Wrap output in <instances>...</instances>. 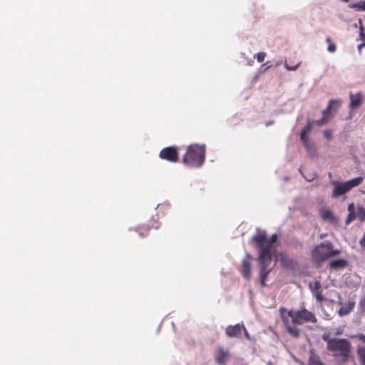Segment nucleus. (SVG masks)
<instances>
[{"label":"nucleus","instance_id":"obj_1","mask_svg":"<svg viewBox=\"0 0 365 365\" xmlns=\"http://www.w3.org/2000/svg\"><path fill=\"white\" fill-rule=\"evenodd\" d=\"M277 238V235L273 234L269 239H267L266 232L260 230H258L252 238V241L256 244L259 250V276L262 287L265 286L267 276L271 271L269 265L272 262V254L275 252V244Z\"/></svg>","mask_w":365,"mask_h":365},{"label":"nucleus","instance_id":"obj_2","mask_svg":"<svg viewBox=\"0 0 365 365\" xmlns=\"http://www.w3.org/2000/svg\"><path fill=\"white\" fill-rule=\"evenodd\" d=\"M279 313L287 332L294 338H298L300 335L299 330L294 325L317 322L314 314L304 308L287 310L282 307L279 309Z\"/></svg>","mask_w":365,"mask_h":365},{"label":"nucleus","instance_id":"obj_3","mask_svg":"<svg viewBox=\"0 0 365 365\" xmlns=\"http://www.w3.org/2000/svg\"><path fill=\"white\" fill-rule=\"evenodd\" d=\"M206 147L205 145H190L182 157V163L190 168H200L205 160Z\"/></svg>","mask_w":365,"mask_h":365},{"label":"nucleus","instance_id":"obj_4","mask_svg":"<svg viewBox=\"0 0 365 365\" xmlns=\"http://www.w3.org/2000/svg\"><path fill=\"white\" fill-rule=\"evenodd\" d=\"M327 349L335 357H339L345 363L349 361L351 353V343L346 339L333 338L327 341Z\"/></svg>","mask_w":365,"mask_h":365},{"label":"nucleus","instance_id":"obj_5","mask_svg":"<svg viewBox=\"0 0 365 365\" xmlns=\"http://www.w3.org/2000/svg\"><path fill=\"white\" fill-rule=\"evenodd\" d=\"M339 253V250H333V245L331 242L324 241L313 250L312 257L317 263H321L329 257L336 256Z\"/></svg>","mask_w":365,"mask_h":365},{"label":"nucleus","instance_id":"obj_6","mask_svg":"<svg viewBox=\"0 0 365 365\" xmlns=\"http://www.w3.org/2000/svg\"><path fill=\"white\" fill-rule=\"evenodd\" d=\"M159 157L170 163H177L179 160L178 150L173 146L166 147L160 150Z\"/></svg>","mask_w":365,"mask_h":365},{"label":"nucleus","instance_id":"obj_7","mask_svg":"<svg viewBox=\"0 0 365 365\" xmlns=\"http://www.w3.org/2000/svg\"><path fill=\"white\" fill-rule=\"evenodd\" d=\"M341 102V100L329 101L327 108L322 112V118L320 120H316L314 123L319 126H322L323 125L327 124L332 118V115L331 114L332 106L334 104H337V106H339Z\"/></svg>","mask_w":365,"mask_h":365},{"label":"nucleus","instance_id":"obj_8","mask_svg":"<svg viewBox=\"0 0 365 365\" xmlns=\"http://www.w3.org/2000/svg\"><path fill=\"white\" fill-rule=\"evenodd\" d=\"M231 354L228 349L219 346L217 347L215 354V361L219 365H226L230 359Z\"/></svg>","mask_w":365,"mask_h":365},{"label":"nucleus","instance_id":"obj_9","mask_svg":"<svg viewBox=\"0 0 365 365\" xmlns=\"http://www.w3.org/2000/svg\"><path fill=\"white\" fill-rule=\"evenodd\" d=\"M251 256L247 255L242 262L240 272L244 278L249 279L251 276Z\"/></svg>","mask_w":365,"mask_h":365},{"label":"nucleus","instance_id":"obj_10","mask_svg":"<svg viewBox=\"0 0 365 365\" xmlns=\"http://www.w3.org/2000/svg\"><path fill=\"white\" fill-rule=\"evenodd\" d=\"M243 329V324H237L234 326L230 325L226 328L225 333L228 337L240 338L242 336V332Z\"/></svg>","mask_w":365,"mask_h":365},{"label":"nucleus","instance_id":"obj_11","mask_svg":"<svg viewBox=\"0 0 365 365\" xmlns=\"http://www.w3.org/2000/svg\"><path fill=\"white\" fill-rule=\"evenodd\" d=\"M280 263L282 266L287 269H295L297 267V262L296 260L290 258L286 254H280Z\"/></svg>","mask_w":365,"mask_h":365},{"label":"nucleus","instance_id":"obj_12","mask_svg":"<svg viewBox=\"0 0 365 365\" xmlns=\"http://www.w3.org/2000/svg\"><path fill=\"white\" fill-rule=\"evenodd\" d=\"M332 185H334V190L332 192L333 197H339L348 192L344 182L333 181Z\"/></svg>","mask_w":365,"mask_h":365},{"label":"nucleus","instance_id":"obj_13","mask_svg":"<svg viewBox=\"0 0 365 365\" xmlns=\"http://www.w3.org/2000/svg\"><path fill=\"white\" fill-rule=\"evenodd\" d=\"M309 286L312 289V294L316 297L317 301L319 302H322L324 300V297L321 290L320 282L317 281L315 282L313 286L312 284H310Z\"/></svg>","mask_w":365,"mask_h":365},{"label":"nucleus","instance_id":"obj_14","mask_svg":"<svg viewBox=\"0 0 365 365\" xmlns=\"http://www.w3.org/2000/svg\"><path fill=\"white\" fill-rule=\"evenodd\" d=\"M350 97V108L351 109L358 108L362 103V96L361 93H358L356 95H354L352 93L349 95Z\"/></svg>","mask_w":365,"mask_h":365},{"label":"nucleus","instance_id":"obj_15","mask_svg":"<svg viewBox=\"0 0 365 365\" xmlns=\"http://www.w3.org/2000/svg\"><path fill=\"white\" fill-rule=\"evenodd\" d=\"M364 178L360 176L344 182L346 190L349 192L353 187L359 185L363 182Z\"/></svg>","mask_w":365,"mask_h":365},{"label":"nucleus","instance_id":"obj_16","mask_svg":"<svg viewBox=\"0 0 365 365\" xmlns=\"http://www.w3.org/2000/svg\"><path fill=\"white\" fill-rule=\"evenodd\" d=\"M355 302H349L348 304H344L339 310V315L344 316L349 314L353 310Z\"/></svg>","mask_w":365,"mask_h":365},{"label":"nucleus","instance_id":"obj_17","mask_svg":"<svg viewBox=\"0 0 365 365\" xmlns=\"http://www.w3.org/2000/svg\"><path fill=\"white\" fill-rule=\"evenodd\" d=\"M330 267L333 269L343 268L346 265V261L344 259H339L330 262Z\"/></svg>","mask_w":365,"mask_h":365},{"label":"nucleus","instance_id":"obj_18","mask_svg":"<svg viewBox=\"0 0 365 365\" xmlns=\"http://www.w3.org/2000/svg\"><path fill=\"white\" fill-rule=\"evenodd\" d=\"M308 365H325L323 364L317 355L312 354L309 359Z\"/></svg>","mask_w":365,"mask_h":365},{"label":"nucleus","instance_id":"obj_19","mask_svg":"<svg viewBox=\"0 0 365 365\" xmlns=\"http://www.w3.org/2000/svg\"><path fill=\"white\" fill-rule=\"evenodd\" d=\"M356 353L361 365H365V347H358Z\"/></svg>","mask_w":365,"mask_h":365},{"label":"nucleus","instance_id":"obj_20","mask_svg":"<svg viewBox=\"0 0 365 365\" xmlns=\"http://www.w3.org/2000/svg\"><path fill=\"white\" fill-rule=\"evenodd\" d=\"M160 227V224L158 222H155L154 220L150 221V224L147 225V228L145 229L146 233L144 235L143 233H140V235L141 237L146 236L148 234L149 230L153 228V229H158Z\"/></svg>","mask_w":365,"mask_h":365},{"label":"nucleus","instance_id":"obj_21","mask_svg":"<svg viewBox=\"0 0 365 365\" xmlns=\"http://www.w3.org/2000/svg\"><path fill=\"white\" fill-rule=\"evenodd\" d=\"M322 217L324 220H334V216L333 212L329 210H325L322 213Z\"/></svg>","mask_w":365,"mask_h":365},{"label":"nucleus","instance_id":"obj_22","mask_svg":"<svg viewBox=\"0 0 365 365\" xmlns=\"http://www.w3.org/2000/svg\"><path fill=\"white\" fill-rule=\"evenodd\" d=\"M326 41L329 43L327 50L331 53L334 52L336 49V46L334 43H332L331 38L329 37L327 38Z\"/></svg>","mask_w":365,"mask_h":365},{"label":"nucleus","instance_id":"obj_23","mask_svg":"<svg viewBox=\"0 0 365 365\" xmlns=\"http://www.w3.org/2000/svg\"><path fill=\"white\" fill-rule=\"evenodd\" d=\"M356 217L354 211H351V212L349 213L346 220V225L350 224Z\"/></svg>","mask_w":365,"mask_h":365},{"label":"nucleus","instance_id":"obj_24","mask_svg":"<svg viewBox=\"0 0 365 365\" xmlns=\"http://www.w3.org/2000/svg\"><path fill=\"white\" fill-rule=\"evenodd\" d=\"M312 128V123L310 121H309V123L303 128L302 131L309 135V133L311 132Z\"/></svg>","mask_w":365,"mask_h":365},{"label":"nucleus","instance_id":"obj_25","mask_svg":"<svg viewBox=\"0 0 365 365\" xmlns=\"http://www.w3.org/2000/svg\"><path fill=\"white\" fill-rule=\"evenodd\" d=\"M304 146L306 148L308 152H311L313 149V145L309 140L302 142Z\"/></svg>","mask_w":365,"mask_h":365},{"label":"nucleus","instance_id":"obj_26","mask_svg":"<svg viewBox=\"0 0 365 365\" xmlns=\"http://www.w3.org/2000/svg\"><path fill=\"white\" fill-rule=\"evenodd\" d=\"M265 56H266V53L259 52L256 56L257 61L259 63H262V61H264Z\"/></svg>","mask_w":365,"mask_h":365},{"label":"nucleus","instance_id":"obj_27","mask_svg":"<svg viewBox=\"0 0 365 365\" xmlns=\"http://www.w3.org/2000/svg\"><path fill=\"white\" fill-rule=\"evenodd\" d=\"M353 8H358L359 10L365 11V1L359 2L352 6Z\"/></svg>","mask_w":365,"mask_h":365},{"label":"nucleus","instance_id":"obj_28","mask_svg":"<svg viewBox=\"0 0 365 365\" xmlns=\"http://www.w3.org/2000/svg\"><path fill=\"white\" fill-rule=\"evenodd\" d=\"M299 64L300 63H298L296 65L291 66L288 63H285L284 66L288 71H295L298 68Z\"/></svg>","mask_w":365,"mask_h":365},{"label":"nucleus","instance_id":"obj_29","mask_svg":"<svg viewBox=\"0 0 365 365\" xmlns=\"http://www.w3.org/2000/svg\"><path fill=\"white\" fill-rule=\"evenodd\" d=\"M358 215L361 218V220L365 219V210L363 208H359L358 210Z\"/></svg>","mask_w":365,"mask_h":365},{"label":"nucleus","instance_id":"obj_30","mask_svg":"<svg viewBox=\"0 0 365 365\" xmlns=\"http://www.w3.org/2000/svg\"><path fill=\"white\" fill-rule=\"evenodd\" d=\"M300 139H301L302 142H305L306 140H309L308 135L307 133H305L304 132L301 131Z\"/></svg>","mask_w":365,"mask_h":365},{"label":"nucleus","instance_id":"obj_31","mask_svg":"<svg viewBox=\"0 0 365 365\" xmlns=\"http://www.w3.org/2000/svg\"><path fill=\"white\" fill-rule=\"evenodd\" d=\"M324 135L327 139H331L332 134H331V132L330 130H326L324 131Z\"/></svg>","mask_w":365,"mask_h":365},{"label":"nucleus","instance_id":"obj_32","mask_svg":"<svg viewBox=\"0 0 365 365\" xmlns=\"http://www.w3.org/2000/svg\"><path fill=\"white\" fill-rule=\"evenodd\" d=\"M242 331H244L245 337L247 339H250V334H249L248 331H247V329H246L245 326H244V329H242Z\"/></svg>","mask_w":365,"mask_h":365},{"label":"nucleus","instance_id":"obj_33","mask_svg":"<svg viewBox=\"0 0 365 365\" xmlns=\"http://www.w3.org/2000/svg\"><path fill=\"white\" fill-rule=\"evenodd\" d=\"M358 337L361 341L365 343V334H359Z\"/></svg>","mask_w":365,"mask_h":365},{"label":"nucleus","instance_id":"obj_34","mask_svg":"<svg viewBox=\"0 0 365 365\" xmlns=\"http://www.w3.org/2000/svg\"><path fill=\"white\" fill-rule=\"evenodd\" d=\"M348 210L349 212H351V211H354L353 203H351V205H349Z\"/></svg>","mask_w":365,"mask_h":365},{"label":"nucleus","instance_id":"obj_35","mask_svg":"<svg viewBox=\"0 0 365 365\" xmlns=\"http://www.w3.org/2000/svg\"><path fill=\"white\" fill-rule=\"evenodd\" d=\"M360 30H361L360 35H361V38H365V34H364V28L362 26H361Z\"/></svg>","mask_w":365,"mask_h":365},{"label":"nucleus","instance_id":"obj_36","mask_svg":"<svg viewBox=\"0 0 365 365\" xmlns=\"http://www.w3.org/2000/svg\"><path fill=\"white\" fill-rule=\"evenodd\" d=\"M365 304V297H364L363 299H361L360 302H359V305L361 307H364Z\"/></svg>","mask_w":365,"mask_h":365},{"label":"nucleus","instance_id":"obj_37","mask_svg":"<svg viewBox=\"0 0 365 365\" xmlns=\"http://www.w3.org/2000/svg\"><path fill=\"white\" fill-rule=\"evenodd\" d=\"M274 123V121H269V122H267L266 123V126H269V125H271Z\"/></svg>","mask_w":365,"mask_h":365},{"label":"nucleus","instance_id":"obj_38","mask_svg":"<svg viewBox=\"0 0 365 365\" xmlns=\"http://www.w3.org/2000/svg\"><path fill=\"white\" fill-rule=\"evenodd\" d=\"M305 178L308 180V181H311L312 179L314 178V177L312 178H308L307 177H305Z\"/></svg>","mask_w":365,"mask_h":365},{"label":"nucleus","instance_id":"obj_39","mask_svg":"<svg viewBox=\"0 0 365 365\" xmlns=\"http://www.w3.org/2000/svg\"><path fill=\"white\" fill-rule=\"evenodd\" d=\"M342 1H344V2H349V0H341Z\"/></svg>","mask_w":365,"mask_h":365},{"label":"nucleus","instance_id":"obj_40","mask_svg":"<svg viewBox=\"0 0 365 365\" xmlns=\"http://www.w3.org/2000/svg\"><path fill=\"white\" fill-rule=\"evenodd\" d=\"M362 46H365V43H364V44H362V45H360L359 47L360 48V47H361Z\"/></svg>","mask_w":365,"mask_h":365}]
</instances>
